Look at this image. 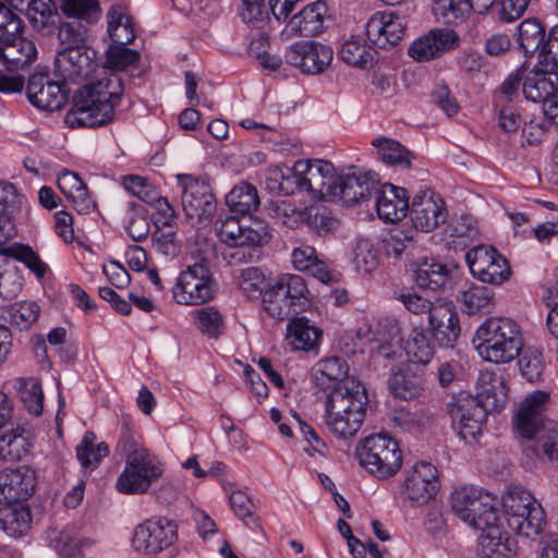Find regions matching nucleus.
Here are the masks:
<instances>
[{"label":"nucleus","instance_id":"nucleus-34","mask_svg":"<svg viewBox=\"0 0 558 558\" xmlns=\"http://www.w3.org/2000/svg\"><path fill=\"white\" fill-rule=\"evenodd\" d=\"M35 489L34 478L20 469L0 471V502L7 505L27 500Z\"/></svg>","mask_w":558,"mask_h":558},{"label":"nucleus","instance_id":"nucleus-12","mask_svg":"<svg viewBox=\"0 0 558 558\" xmlns=\"http://www.w3.org/2000/svg\"><path fill=\"white\" fill-rule=\"evenodd\" d=\"M178 185L181 189L182 209L187 219L203 222L211 218L217 203L208 178L192 174H178Z\"/></svg>","mask_w":558,"mask_h":558},{"label":"nucleus","instance_id":"nucleus-55","mask_svg":"<svg viewBox=\"0 0 558 558\" xmlns=\"http://www.w3.org/2000/svg\"><path fill=\"white\" fill-rule=\"evenodd\" d=\"M353 265L360 274H371L379 265V255L369 240H360L353 251Z\"/></svg>","mask_w":558,"mask_h":558},{"label":"nucleus","instance_id":"nucleus-64","mask_svg":"<svg viewBox=\"0 0 558 558\" xmlns=\"http://www.w3.org/2000/svg\"><path fill=\"white\" fill-rule=\"evenodd\" d=\"M537 64L548 65L551 71H558V25L551 27L545 37Z\"/></svg>","mask_w":558,"mask_h":558},{"label":"nucleus","instance_id":"nucleus-36","mask_svg":"<svg viewBox=\"0 0 558 558\" xmlns=\"http://www.w3.org/2000/svg\"><path fill=\"white\" fill-rule=\"evenodd\" d=\"M25 16L31 26L43 36L56 34L61 19L53 0H31L26 4Z\"/></svg>","mask_w":558,"mask_h":558},{"label":"nucleus","instance_id":"nucleus-35","mask_svg":"<svg viewBox=\"0 0 558 558\" xmlns=\"http://www.w3.org/2000/svg\"><path fill=\"white\" fill-rule=\"evenodd\" d=\"M315 385L322 390L331 391L347 379H356L349 376V364L342 356H328L319 360L313 367Z\"/></svg>","mask_w":558,"mask_h":558},{"label":"nucleus","instance_id":"nucleus-19","mask_svg":"<svg viewBox=\"0 0 558 558\" xmlns=\"http://www.w3.org/2000/svg\"><path fill=\"white\" fill-rule=\"evenodd\" d=\"M405 27V15L400 10H389L374 13L365 25V34L373 47L389 49L400 43Z\"/></svg>","mask_w":558,"mask_h":558},{"label":"nucleus","instance_id":"nucleus-41","mask_svg":"<svg viewBox=\"0 0 558 558\" xmlns=\"http://www.w3.org/2000/svg\"><path fill=\"white\" fill-rule=\"evenodd\" d=\"M462 312L468 315H486L495 308V293L494 291L484 286H472L463 290L457 296Z\"/></svg>","mask_w":558,"mask_h":558},{"label":"nucleus","instance_id":"nucleus-59","mask_svg":"<svg viewBox=\"0 0 558 558\" xmlns=\"http://www.w3.org/2000/svg\"><path fill=\"white\" fill-rule=\"evenodd\" d=\"M20 399L29 414L39 416L43 413L44 392L39 381L25 383L20 389Z\"/></svg>","mask_w":558,"mask_h":558},{"label":"nucleus","instance_id":"nucleus-17","mask_svg":"<svg viewBox=\"0 0 558 558\" xmlns=\"http://www.w3.org/2000/svg\"><path fill=\"white\" fill-rule=\"evenodd\" d=\"M447 408L452 426L460 438L468 445L478 442L489 412L478 405L473 398L454 400L449 402Z\"/></svg>","mask_w":558,"mask_h":558},{"label":"nucleus","instance_id":"nucleus-40","mask_svg":"<svg viewBox=\"0 0 558 558\" xmlns=\"http://www.w3.org/2000/svg\"><path fill=\"white\" fill-rule=\"evenodd\" d=\"M259 204L257 189L248 182L234 185L226 195V205L230 213L242 217H253L252 214L257 210Z\"/></svg>","mask_w":558,"mask_h":558},{"label":"nucleus","instance_id":"nucleus-13","mask_svg":"<svg viewBox=\"0 0 558 558\" xmlns=\"http://www.w3.org/2000/svg\"><path fill=\"white\" fill-rule=\"evenodd\" d=\"M471 274L477 280L489 284H501L511 276L508 259L494 246L477 245L465 254Z\"/></svg>","mask_w":558,"mask_h":558},{"label":"nucleus","instance_id":"nucleus-50","mask_svg":"<svg viewBox=\"0 0 558 558\" xmlns=\"http://www.w3.org/2000/svg\"><path fill=\"white\" fill-rule=\"evenodd\" d=\"M40 307L34 301L15 302L3 311L2 317L19 329H28L39 317Z\"/></svg>","mask_w":558,"mask_h":558},{"label":"nucleus","instance_id":"nucleus-63","mask_svg":"<svg viewBox=\"0 0 558 558\" xmlns=\"http://www.w3.org/2000/svg\"><path fill=\"white\" fill-rule=\"evenodd\" d=\"M150 206L156 209L151 215V221L155 229L178 228L175 210L167 197L160 196Z\"/></svg>","mask_w":558,"mask_h":558},{"label":"nucleus","instance_id":"nucleus-22","mask_svg":"<svg viewBox=\"0 0 558 558\" xmlns=\"http://www.w3.org/2000/svg\"><path fill=\"white\" fill-rule=\"evenodd\" d=\"M332 49L314 40L290 45L284 53L286 62L305 74L323 73L331 63Z\"/></svg>","mask_w":558,"mask_h":558},{"label":"nucleus","instance_id":"nucleus-53","mask_svg":"<svg viewBox=\"0 0 558 558\" xmlns=\"http://www.w3.org/2000/svg\"><path fill=\"white\" fill-rule=\"evenodd\" d=\"M303 215H305L303 223L318 235L330 233L339 226V221L332 217L330 210L326 207H305L303 208Z\"/></svg>","mask_w":558,"mask_h":558},{"label":"nucleus","instance_id":"nucleus-23","mask_svg":"<svg viewBox=\"0 0 558 558\" xmlns=\"http://www.w3.org/2000/svg\"><path fill=\"white\" fill-rule=\"evenodd\" d=\"M379 185L378 175L371 171L354 170L336 179V197L347 206L368 201Z\"/></svg>","mask_w":558,"mask_h":558},{"label":"nucleus","instance_id":"nucleus-3","mask_svg":"<svg viewBox=\"0 0 558 558\" xmlns=\"http://www.w3.org/2000/svg\"><path fill=\"white\" fill-rule=\"evenodd\" d=\"M473 343L484 360L496 364L513 361L524 344L521 327L507 317L487 318L476 329Z\"/></svg>","mask_w":558,"mask_h":558},{"label":"nucleus","instance_id":"nucleus-52","mask_svg":"<svg viewBox=\"0 0 558 558\" xmlns=\"http://www.w3.org/2000/svg\"><path fill=\"white\" fill-rule=\"evenodd\" d=\"M194 325L207 338L218 339L225 330L221 313L214 306H206L193 312Z\"/></svg>","mask_w":558,"mask_h":558},{"label":"nucleus","instance_id":"nucleus-29","mask_svg":"<svg viewBox=\"0 0 558 558\" xmlns=\"http://www.w3.org/2000/svg\"><path fill=\"white\" fill-rule=\"evenodd\" d=\"M425 375L423 368L408 364L405 367L392 372L388 378V388L395 398L411 401L420 398L425 390Z\"/></svg>","mask_w":558,"mask_h":558},{"label":"nucleus","instance_id":"nucleus-16","mask_svg":"<svg viewBox=\"0 0 558 558\" xmlns=\"http://www.w3.org/2000/svg\"><path fill=\"white\" fill-rule=\"evenodd\" d=\"M99 66L97 51L90 46L61 49L54 60V73L62 82L77 84Z\"/></svg>","mask_w":558,"mask_h":558},{"label":"nucleus","instance_id":"nucleus-58","mask_svg":"<svg viewBox=\"0 0 558 558\" xmlns=\"http://www.w3.org/2000/svg\"><path fill=\"white\" fill-rule=\"evenodd\" d=\"M140 58V52L128 46H110L106 54V64L111 70L123 71L136 65Z\"/></svg>","mask_w":558,"mask_h":558},{"label":"nucleus","instance_id":"nucleus-24","mask_svg":"<svg viewBox=\"0 0 558 558\" xmlns=\"http://www.w3.org/2000/svg\"><path fill=\"white\" fill-rule=\"evenodd\" d=\"M70 89L66 82H54L49 75L36 73L29 76L26 94L29 102L41 110H60L66 102Z\"/></svg>","mask_w":558,"mask_h":558},{"label":"nucleus","instance_id":"nucleus-45","mask_svg":"<svg viewBox=\"0 0 558 558\" xmlns=\"http://www.w3.org/2000/svg\"><path fill=\"white\" fill-rule=\"evenodd\" d=\"M411 365H426L435 354V347L427 330L414 328L404 348Z\"/></svg>","mask_w":558,"mask_h":558},{"label":"nucleus","instance_id":"nucleus-1","mask_svg":"<svg viewBox=\"0 0 558 558\" xmlns=\"http://www.w3.org/2000/svg\"><path fill=\"white\" fill-rule=\"evenodd\" d=\"M124 92L122 78L117 73L104 72L100 78L78 88L66 112L64 122L71 129L102 128L114 120L116 108Z\"/></svg>","mask_w":558,"mask_h":558},{"label":"nucleus","instance_id":"nucleus-42","mask_svg":"<svg viewBox=\"0 0 558 558\" xmlns=\"http://www.w3.org/2000/svg\"><path fill=\"white\" fill-rule=\"evenodd\" d=\"M288 339L294 350L310 351L317 345L322 330L306 317H294L287 326Z\"/></svg>","mask_w":558,"mask_h":558},{"label":"nucleus","instance_id":"nucleus-2","mask_svg":"<svg viewBox=\"0 0 558 558\" xmlns=\"http://www.w3.org/2000/svg\"><path fill=\"white\" fill-rule=\"evenodd\" d=\"M368 404L366 388L357 379H347L328 392L325 424L338 439H349L361 429Z\"/></svg>","mask_w":558,"mask_h":558},{"label":"nucleus","instance_id":"nucleus-38","mask_svg":"<svg viewBox=\"0 0 558 558\" xmlns=\"http://www.w3.org/2000/svg\"><path fill=\"white\" fill-rule=\"evenodd\" d=\"M327 5L324 1L313 2L292 16L289 27L292 33L303 37L317 36L324 29Z\"/></svg>","mask_w":558,"mask_h":558},{"label":"nucleus","instance_id":"nucleus-33","mask_svg":"<svg viewBox=\"0 0 558 558\" xmlns=\"http://www.w3.org/2000/svg\"><path fill=\"white\" fill-rule=\"evenodd\" d=\"M484 534L480 537L481 558H513L517 551V542L498 524L490 523L486 527H475Z\"/></svg>","mask_w":558,"mask_h":558},{"label":"nucleus","instance_id":"nucleus-5","mask_svg":"<svg viewBox=\"0 0 558 558\" xmlns=\"http://www.w3.org/2000/svg\"><path fill=\"white\" fill-rule=\"evenodd\" d=\"M312 305V294L299 275L281 274L269 283L263 293L265 312L278 320L299 314Z\"/></svg>","mask_w":558,"mask_h":558},{"label":"nucleus","instance_id":"nucleus-44","mask_svg":"<svg viewBox=\"0 0 558 558\" xmlns=\"http://www.w3.org/2000/svg\"><path fill=\"white\" fill-rule=\"evenodd\" d=\"M545 37V27L537 19H527L520 23L518 44L525 57L537 54L538 58Z\"/></svg>","mask_w":558,"mask_h":558},{"label":"nucleus","instance_id":"nucleus-61","mask_svg":"<svg viewBox=\"0 0 558 558\" xmlns=\"http://www.w3.org/2000/svg\"><path fill=\"white\" fill-rule=\"evenodd\" d=\"M271 211L272 218L289 229H295L304 221L305 215H303V209H298L293 204L288 202L276 203Z\"/></svg>","mask_w":558,"mask_h":558},{"label":"nucleus","instance_id":"nucleus-6","mask_svg":"<svg viewBox=\"0 0 558 558\" xmlns=\"http://www.w3.org/2000/svg\"><path fill=\"white\" fill-rule=\"evenodd\" d=\"M504 518L517 535L534 538L545 525V511L541 504L521 486L510 488L502 497Z\"/></svg>","mask_w":558,"mask_h":558},{"label":"nucleus","instance_id":"nucleus-10","mask_svg":"<svg viewBox=\"0 0 558 558\" xmlns=\"http://www.w3.org/2000/svg\"><path fill=\"white\" fill-rule=\"evenodd\" d=\"M451 508L463 522L475 527H486L499 521L496 498L475 486H461L451 494Z\"/></svg>","mask_w":558,"mask_h":558},{"label":"nucleus","instance_id":"nucleus-27","mask_svg":"<svg viewBox=\"0 0 558 558\" xmlns=\"http://www.w3.org/2000/svg\"><path fill=\"white\" fill-rule=\"evenodd\" d=\"M376 210L378 217L385 222H397L403 219L409 209V195L404 187L391 183L377 186Z\"/></svg>","mask_w":558,"mask_h":558},{"label":"nucleus","instance_id":"nucleus-46","mask_svg":"<svg viewBox=\"0 0 558 558\" xmlns=\"http://www.w3.org/2000/svg\"><path fill=\"white\" fill-rule=\"evenodd\" d=\"M95 433L86 432L75 449L76 458L85 471L97 468L110 452L109 446L105 441L95 445Z\"/></svg>","mask_w":558,"mask_h":558},{"label":"nucleus","instance_id":"nucleus-28","mask_svg":"<svg viewBox=\"0 0 558 558\" xmlns=\"http://www.w3.org/2000/svg\"><path fill=\"white\" fill-rule=\"evenodd\" d=\"M458 36L453 31L432 29L414 40L409 47V56L418 62L433 60L453 48Z\"/></svg>","mask_w":558,"mask_h":558},{"label":"nucleus","instance_id":"nucleus-15","mask_svg":"<svg viewBox=\"0 0 558 558\" xmlns=\"http://www.w3.org/2000/svg\"><path fill=\"white\" fill-rule=\"evenodd\" d=\"M229 215L216 222V229L220 240L228 244H266L271 235L267 222L256 217H243Z\"/></svg>","mask_w":558,"mask_h":558},{"label":"nucleus","instance_id":"nucleus-4","mask_svg":"<svg viewBox=\"0 0 558 558\" xmlns=\"http://www.w3.org/2000/svg\"><path fill=\"white\" fill-rule=\"evenodd\" d=\"M120 445L125 453V464L117 478V490L125 495L146 494L151 485L162 476L163 463L148 449L136 447L130 436L123 437Z\"/></svg>","mask_w":558,"mask_h":558},{"label":"nucleus","instance_id":"nucleus-51","mask_svg":"<svg viewBox=\"0 0 558 558\" xmlns=\"http://www.w3.org/2000/svg\"><path fill=\"white\" fill-rule=\"evenodd\" d=\"M4 255L22 263L37 278L41 279L48 271V265L40 258L29 245L23 243H13L3 250Z\"/></svg>","mask_w":558,"mask_h":558},{"label":"nucleus","instance_id":"nucleus-7","mask_svg":"<svg viewBox=\"0 0 558 558\" xmlns=\"http://www.w3.org/2000/svg\"><path fill=\"white\" fill-rule=\"evenodd\" d=\"M360 465L369 474L385 480L398 473L402 464V451L396 439L387 434H373L356 447Z\"/></svg>","mask_w":558,"mask_h":558},{"label":"nucleus","instance_id":"nucleus-9","mask_svg":"<svg viewBox=\"0 0 558 558\" xmlns=\"http://www.w3.org/2000/svg\"><path fill=\"white\" fill-rule=\"evenodd\" d=\"M217 281L205 258L181 270L171 288L172 299L180 305L198 306L215 298Z\"/></svg>","mask_w":558,"mask_h":558},{"label":"nucleus","instance_id":"nucleus-48","mask_svg":"<svg viewBox=\"0 0 558 558\" xmlns=\"http://www.w3.org/2000/svg\"><path fill=\"white\" fill-rule=\"evenodd\" d=\"M372 144L377 147L381 160L386 163L400 167L402 169H409L411 167V161L414 159V155L400 142L388 137H381L374 140Z\"/></svg>","mask_w":558,"mask_h":558},{"label":"nucleus","instance_id":"nucleus-11","mask_svg":"<svg viewBox=\"0 0 558 558\" xmlns=\"http://www.w3.org/2000/svg\"><path fill=\"white\" fill-rule=\"evenodd\" d=\"M522 92L529 101L542 104L545 119L558 125V71L539 65L525 75Z\"/></svg>","mask_w":558,"mask_h":558},{"label":"nucleus","instance_id":"nucleus-8","mask_svg":"<svg viewBox=\"0 0 558 558\" xmlns=\"http://www.w3.org/2000/svg\"><path fill=\"white\" fill-rule=\"evenodd\" d=\"M63 14L71 21L58 23L56 34L62 49L89 46V25L100 17V7L96 0H63Z\"/></svg>","mask_w":558,"mask_h":558},{"label":"nucleus","instance_id":"nucleus-43","mask_svg":"<svg viewBox=\"0 0 558 558\" xmlns=\"http://www.w3.org/2000/svg\"><path fill=\"white\" fill-rule=\"evenodd\" d=\"M375 47L367 46L366 43H362L359 37L352 36L345 40L340 50V59L349 65L359 69H367L373 65L377 51Z\"/></svg>","mask_w":558,"mask_h":558},{"label":"nucleus","instance_id":"nucleus-32","mask_svg":"<svg viewBox=\"0 0 558 558\" xmlns=\"http://www.w3.org/2000/svg\"><path fill=\"white\" fill-rule=\"evenodd\" d=\"M507 393L508 389L501 376L483 372L477 379L473 400L490 413L500 412L506 404Z\"/></svg>","mask_w":558,"mask_h":558},{"label":"nucleus","instance_id":"nucleus-54","mask_svg":"<svg viewBox=\"0 0 558 558\" xmlns=\"http://www.w3.org/2000/svg\"><path fill=\"white\" fill-rule=\"evenodd\" d=\"M122 184L128 192L148 205L154 204L160 197L156 186L144 177L137 174L124 175Z\"/></svg>","mask_w":558,"mask_h":558},{"label":"nucleus","instance_id":"nucleus-26","mask_svg":"<svg viewBox=\"0 0 558 558\" xmlns=\"http://www.w3.org/2000/svg\"><path fill=\"white\" fill-rule=\"evenodd\" d=\"M438 490L437 469L428 462H417L404 480L405 497L414 505L427 504Z\"/></svg>","mask_w":558,"mask_h":558},{"label":"nucleus","instance_id":"nucleus-30","mask_svg":"<svg viewBox=\"0 0 558 558\" xmlns=\"http://www.w3.org/2000/svg\"><path fill=\"white\" fill-rule=\"evenodd\" d=\"M496 0H435L433 13L438 22L447 25L462 23L471 10L486 13Z\"/></svg>","mask_w":558,"mask_h":558},{"label":"nucleus","instance_id":"nucleus-18","mask_svg":"<svg viewBox=\"0 0 558 558\" xmlns=\"http://www.w3.org/2000/svg\"><path fill=\"white\" fill-rule=\"evenodd\" d=\"M295 170L302 173L304 191L314 199L335 201L336 179L333 166L331 162L315 160L295 161Z\"/></svg>","mask_w":558,"mask_h":558},{"label":"nucleus","instance_id":"nucleus-14","mask_svg":"<svg viewBox=\"0 0 558 558\" xmlns=\"http://www.w3.org/2000/svg\"><path fill=\"white\" fill-rule=\"evenodd\" d=\"M178 541V524L166 517L151 518L134 529L132 546L135 550L156 555Z\"/></svg>","mask_w":558,"mask_h":558},{"label":"nucleus","instance_id":"nucleus-39","mask_svg":"<svg viewBox=\"0 0 558 558\" xmlns=\"http://www.w3.org/2000/svg\"><path fill=\"white\" fill-rule=\"evenodd\" d=\"M452 269L449 265L435 258L422 259L415 269V282L423 290L438 291L451 278Z\"/></svg>","mask_w":558,"mask_h":558},{"label":"nucleus","instance_id":"nucleus-25","mask_svg":"<svg viewBox=\"0 0 558 558\" xmlns=\"http://www.w3.org/2000/svg\"><path fill=\"white\" fill-rule=\"evenodd\" d=\"M428 319L429 331L440 347L451 348L460 336L459 315L451 301L436 299Z\"/></svg>","mask_w":558,"mask_h":558},{"label":"nucleus","instance_id":"nucleus-60","mask_svg":"<svg viewBox=\"0 0 558 558\" xmlns=\"http://www.w3.org/2000/svg\"><path fill=\"white\" fill-rule=\"evenodd\" d=\"M294 417L296 418L300 432L307 444V447H304V451L310 457H315L316 454L319 457H327L329 454V448L325 440L320 438L316 430L303 421L300 415L294 414Z\"/></svg>","mask_w":558,"mask_h":558},{"label":"nucleus","instance_id":"nucleus-47","mask_svg":"<svg viewBox=\"0 0 558 558\" xmlns=\"http://www.w3.org/2000/svg\"><path fill=\"white\" fill-rule=\"evenodd\" d=\"M524 451L527 457L558 462V422H547L536 442L532 447L524 448Z\"/></svg>","mask_w":558,"mask_h":558},{"label":"nucleus","instance_id":"nucleus-56","mask_svg":"<svg viewBox=\"0 0 558 558\" xmlns=\"http://www.w3.org/2000/svg\"><path fill=\"white\" fill-rule=\"evenodd\" d=\"M177 229H155L151 234L154 250L166 258L172 259L181 252V242L177 239Z\"/></svg>","mask_w":558,"mask_h":558},{"label":"nucleus","instance_id":"nucleus-57","mask_svg":"<svg viewBox=\"0 0 558 558\" xmlns=\"http://www.w3.org/2000/svg\"><path fill=\"white\" fill-rule=\"evenodd\" d=\"M519 367L526 380L530 383L539 381L545 368L543 353L536 349H526L520 356Z\"/></svg>","mask_w":558,"mask_h":558},{"label":"nucleus","instance_id":"nucleus-31","mask_svg":"<svg viewBox=\"0 0 558 558\" xmlns=\"http://www.w3.org/2000/svg\"><path fill=\"white\" fill-rule=\"evenodd\" d=\"M37 57V49L32 40L21 34L0 39V62L10 72H15L31 64Z\"/></svg>","mask_w":558,"mask_h":558},{"label":"nucleus","instance_id":"nucleus-37","mask_svg":"<svg viewBox=\"0 0 558 558\" xmlns=\"http://www.w3.org/2000/svg\"><path fill=\"white\" fill-rule=\"evenodd\" d=\"M244 9L241 13L242 19L246 23H258L269 20L272 14L276 20H286L293 10V4L289 0H241Z\"/></svg>","mask_w":558,"mask_h":558},{"label":"nucleus","instance_id":"nucleus-49","mask_svg":"<svg viewBox=\"0 0 558 558\" xmlns=\"http://www.w3.org/2000/svg\"><path fill=\"white\" fill-rule=\"evenodd\" d=\"M31 510L24 506H9L0 512V526L12 537H20L26 534L31 529Z\"/></svg>","mask_w":558,"mask_h":558},{"label":"nucleus","instance_id":"nucleus-62","mask_svg":"<svg viewBox=\"0 0 558 558\" xmlns=\"http://www.w3.org/2000/svg\"><path fill=\"white\" fill-rule=\"evenodd\" d=\"M263 244H228L229 251L223 254V258L229 265L253 263L259 258V250Z\"/></svg>","mask_w":558,"mask_h":558},{"label":"nucleus","instance_id":"nucleus-21","mask_svg":"<svg viewBox=\"0 0 558 558\" xmlns=\"http://www.w3.org/2000/svg\"><path fill=\"white\" fill-rule=\"evenodd\" d=\"M548 398L547 392L536 390L521 402L513 421L517 437L532 440L542 434L547 422H550L544 413Z\"/></svg>","mask_w":558,"mask_h":558},{"label":"nucleus","instance_id":"nucleus-20","mask_svg":"<svg viewBox=\"0 0 558 558\" xmlns=\"http://www.w3.org/2000/svg\"><path fill=\"white\" fill-rule=\"evenodd\" d=\"M411 222L416 230L432 232L447 219L444 199L433 190L417 192L409 203L408 209Z\"/></svg>","mask_w":558,"mask_h":558}]
</instances>
